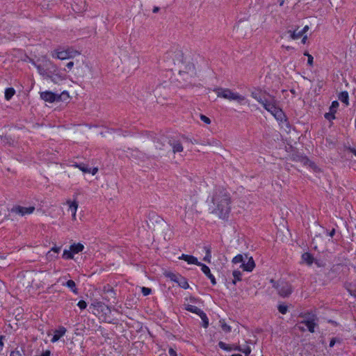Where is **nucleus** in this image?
Returning <instances> with one entry per match:
<instances>
[{"instance_id":"nucleus-1","label":"nucleus","mask_w":356,"mask_h":356,"mask_svg":"<svg viewBox=\"0 0 356 356\" xmlns=\"http://www.w3.org/2000/svg\"><path fill=\"white\" fill-rule=\"evenodd\" d=\"M232 198L229 191L222 187H216L211 195L209 209L219 218L227 220L231 211Z\"/></svg>"},{"instance_id":"nucleus-2","label":"nucleus","mask_w":356,"mask_h":356,"mask_svg":"<svg viewBox=\"0 0 356 356\" xmlns=\"http://www.w3.org/2000/svg\"><path fill=\"white\" fill-rule=\"evenodd\" d=\"M251 96L260 103L264 108L270 112L277 120L282 121L285 118L282 110L278 106V101L266 91L254 89Z\"/></svg>"},{"instance_id":"nucleus-3","label":"nucleus","mask_w":356,"mask_h":356,"mask_svg":"<svg viewBox=\"0 0 356 356\" xmlns=\"http://www.w3.org/2000/svg\"><path fill=\"white\" fill-rule=\"evenodd\" d=\"M214 91L216 92L218 97L224 98L229 101H236L241 104H242L245 99L244 96L237 92H234L229 88H220L215 89Z\"/></svg>"},{"instance_id":"nucleus-4","label":"nucleus","mask_w":356,"mask_h":356,"mask_svg":"<svg viewBox=\"0 0 356 356\" xmlns=\"http://www.w3.org/2000/svg\"><path fill=\"white\" fill-rule=\"evenodd\" d=\"M270 282L273 283V286L277 290L279 295L282 297H287L292 292L291 286L288 282H275L273 280H271Z\"/></svg>"},{"instance_id":"nucleus-5","label":"nucleus","mask_w":356,"mask_h":356,"mask_svg":"<svg viewBox=\"0 0 356 356\" xmlns=\"http://www.w3.org/2000/svg\"><path fill=\"white\" fill-rule=\"evenodd\" d=\"M80 53L74 50L73 49L68 48L65 50H56L52 56L54 57H56V58L60 59V60H65L71 58H74L77 55H79Z\"/></svg>"},{"instance_id":"nucleus-6","label":"nucleus","mask_w":356,"mask_h":356,"mask_svg":"<svg viewBox=\"0 0 356 356\" xmlns=\"http://www.w3.org/2000/svg\"><path fill=\"white\" fill-rule=\"evenodd\" d=\"M166 276L172 281L178 284V285L184 289H187L189 288V284L187 282V280L181 276L180 275H177L173 273H168L166 274Z\"/></svg>"},{"instance_id":"nucleus-7","label":"nucleus","mask_w":356,"mask_h":356,"mask_svg":"<svg viewBox=\"0 0 356 356\" xmlns=\"http://www.w3.org/2000/svg\"><path fill=\"white\" fill-rule=\"evenodd\" d=\"M44 67L46 69L47 78L54 81V75H57L58 67L51 60L44 59Z\"/></svg>"},{"instance_id":"nucleus-8","label":"nucleus","mask_w":356,"mask_h":356,"mask_svg":"<svg viewBox=\"0 0 356 356\" xmlns=\"http://www.w3.org/2000/svg\"><path fill=\"white\" fill-rule=\"evenodd\" d=\"M34 207H24L22 206H15L12 208L11 212L23 216L26 214L32 213L34 211Z\"/></svg>"},{"instance_id":"nucleus-9","label":"nucleus","mask_w":356,"mask_h":356,"mask_svg":"<svg viewBox=\"0 0 356 356\" xmlns=\"http://www.w3.org/2000/svg\"><path fill=\"white\" fill-rule=\"evenodd\" d=\"M40 97L44 100L45 102H48L50 103L58 101L60 99V96L56 95L50 91H45L40 93Z\"/></svg>"},{"instance_id":"nucleus-10","label":"nucleus","mask_w":356,"mask_h":356,"mask_svg":"<svg viewBox=\"0 0 356 356\" xmlns=\"http://www.w3.org/2000/svg\"><path fill=\"white\" fill-rule=\"evenodd\" d=\"M182 66L180 67L179 72H184L190 74V76H193L196 74L195 67L193 63L188 62V63H181Z\"/></svg>"},{"instance_id":"nucleus-11","label":"nucleus","mask_w":356,"mask_h":356,"mask_svg":"<svg viewBox=\"0 0 356 356\" xmlns=\"http://www.w3.org/2000/svg\"><path fill=\"white\" fill-rule=\"evenodd\" d=\"M245 257L248 261H245L241 264V267L245 271L251 272L255 267L254 261L252 257L248 258V255L245 254Z\"/></svg>"},{"instance_id":"nucleus-12","label":"nucleus","mask_w":356,"mask_h":356,"mask_svg":"<svg viewBox=\"0 0 356 356\" xmlns=\"http://www.w3.org/2000/svg\"><path fill=\"white\" fill-rule=\"evenodd\" d=\"M168 143L172 148V152L174 154L177 152H181L184 150V147L181 143L177 140H169Z\"/></svg>"},{"instance_id":"nucleus-13","label":"nucleus","mask_w":356,"mask_h":356,"mask_svg":"<svg viewBox=\"0 0 356 356\" xmlns=\"http://www.w3.org/2000/svg\"><path fill=\"white\" fill-rule=\"evenodd\" d=\"M179 259L184 260L188 264H195L197 266H200L202 263L197 261V259L192 255L182 254L179 257Z\"/></svg>"},{"instance_id":"nucleus-14","label":"nucleus","mask_w":356,"mask_h":356,"mask_svg":"<svg viewBox=\"0 0 356 356\" xmlns=\"http://www.w3.org/2000/svg\"><path fill=\"white\" fill-rule=\"evenodd\" d=\"M67 330L64 327H60L54 331V334L51 339V342L54 343L58 341L66 332Z\"/></svg>"},{"instance_id":"nucleus-15","label":"nucleus","mask_w":356,"mask_h":356,"mask_svg":"<svg viewBox=\"0 0 356 356\" xmlns=\"http://www.w3.org/2000/svg\"><path fill=\"white\" fill-rule=\"evenodd\" d=\"M200 266H201L202 271L210 279L212 284L215 285L216 284V280L214 276L211 273L209 268L203 264H201Z\"/></svg>"},{"instance_id":"nucleus-16","label":"nucleus","mask_w":356,"mask_h":356,"mask_svg":"<svg viewBox=\"0 0 356 356\" xmlns=\"http://www.w3.org/2000/svg\"><path fill=\"white\" fill-rule=\"evenodd\" d=\"M33 64L37 68L39 74L47 78L46 69L44 67V59L42 60V63H40V64H36L35 62H33Z\"/></svg>"},{"instance_id":"nucleus-17","label":"nucleus","mask_w":356,"mask_h":356,"mask_svg":"<svg viewBox=\"0 0 356 356\" xmlns=\"http://www.w3.org/2000/svg\"><path fill=\"white\" fill-rule=\"evenodd\" d=\"M167 142L168 143L166 137L162 136L157 138L156 141L155 142V147L156 149H162L163 147L165 145V143Z\"/></svg>"},{"instance_id":"nucleus-18","label":"nucleus","mask_w":356,"mask_h":356,"mask_svg":"<svg viewBox=\"0 0 356 356\" xmlns=\"http://www.w3.org/2000/svg\"><path fill=\"white\" fill-rule=\"evenodd\" d=\"M70 248L74 254H77L83 250L84 246L83 244L78 243L71 245Z\"/></svg>"},{"instance_id":"nucleus-19","label":"nucleus","mask_w":356,"mask_h":356,"mask_svg":"<svg viewBox=\"0 0 356 356\" xmlns=\"http://www.w3.org/2000/svg\"><path fill=\"white\" fill-rule=\"evenodd\" d=\"M318 321H307V323H302V324H304L307 330L313 333L314 332V328L317 326L318 323H317Z\"/></svg>"},{"instance_id":"nucleus-20","label":"nucleus","mask_w":356,"mask_h":356,"mask_svg":"<svg viewBox=\"0 0 356 356\" xmlns=\"http://www.w3.org/2000/svg\"><path fill=\"white\" fill-rule=\"evenodd\" d=\"M302 259L309 266H311L314 261L313 256L309 252L304 253L302 255Z\"/></svg>"},{"instance_id":"nucleus-21","label":"nucleus","mask_w":356,"mask_h":356,"mask_svg":"<svg viewBox=\"0 0 356 356\" xmlns=\"http://www.w3.org/2000/svg\"><path fill=\"white\" fill-rule=\"evenodd\" d=\"M63 285L68 287L74 293H75V294L78 293V289L76 286L75 282L73 280H70L67 281L65 284H63Z\"/></svg>"},{"instance_id":"nucleus-22","label":"nucleus","mask_w":356,"mask_h":356,"mask_svg":"<svg viewBox=\"0 0 356 356\" xmlns=\"http://www.w3.org/2000/svg\"><path fill=\"white\" fill-rule=\"evenodd\" d=\"M74 167L79 168L84 173H90V168L84 163H75L72 165Z\"/></svg>"},{"instance_id":"nucleus-23","label":"nucleus","mask_w":356,"mask_h":356,"mask_svg":"<svg viewBox=\"0 0 356 356\" xmlns=\"http://www.w3.org/2000/svg\"><path fill=\"white\" fill-rule=\"evenodd\" d=\"M348 97L349 96L348 92L343 91L339 93L338 98L341 102L344 103L346 106H348L349 104Z\"/></svg>"},{"instance_id":"nucleus-24","label":"nucleus","mask_w":356,"mask_h":356,"mask_svg":"<svg viewBox=\"0 0 356 356\" xmlns=\"http://www.w3.org/2000/svg\"><path fill=\"white\" fill-rule=\"evenodd\" d=\"M303 320L300 322V324L302 323H307V321H318L317 317L314 314H305L302 316Z\"/></svg>"},{"instance_id":"nucleus-25","label":"nucleus","mask_w":356,"mask_h":356,"mask_svg":"<svg viewBox=\"0 0 356 356\" xmlns=\"http://www.w3.org/2000/svg\"><path fill=\"white\" fill-rule=\"evenodd\" d=\"M186 309L190 312L196 314L199 316V314L202 312L200 309H199L197 307L192 305H187L186 306Z\"/></svg>"},{"instance_id":"nucleus-26","label":"nucleus","mask_w":356,"mask_h":356,"mask_svg":"<svg viewBox=\"0 0 356 356\" xmlns=\"http://www.w3.org/2000/svg\"><path fill=\"white\" fill-rule=\"evenodd\" d=\"M15 93V90L13 88H8L5 90V99L10 100Z\"/></svg>"},{"instance_id":"nucleus-27","label":"nucleus","mask_w":356,"mask_h":356,"mask_svg":"<svg viewBox=\"0 0 356 356\" xmlns=\"http://www.w3.org/2000/svg\"><path fill=\"white\" fill-rule=\"evenodd\" d=\"M67 204L69 205V210L71 211L72 213L74 212H76L78 208V202L76 201H70L67 200Z\"/></svg>"},{"instance_id":"nucleus-28","label":"nucleus","mask_w":356,"mask_h":356,"mask_svg":"<svg viewBox=\"0 0 356 356\" xmlns=\"http://www.w3.org/2000/svg\"><path fill=\"white\" fill-rule=\"evenodd\" d=\"M287 33L290 34V38L292 40H297L302 36L301 33L300 31L296 32V30H294V31L289 30L287 31Z\"/></svg>"},{"instance_id":"nucleus-29","label":"nucleus","mask_w":356,"mask_h":356,"mask_svg":"<svg viewBox=\"0 0 356 356\" xmlns=\"http://www.w3.org/2000/svg\"><path fill=\"white\" fill-rule=\"evenodd\" d=\"M200 317L202 320L203 327L207 328L209 326V319L206 315V314L202 311L199 314Z\"/></svg>"},{"instance_id":"nucleus-30","label":"nucleus","mask_w":356,"mask_h":356,"mask_svg":"<svg viewBox=\"0 0 356 356\" xmlns=\"http://www.w3.org/2000/svg\"><path fill=\"white\" fill-rule=\"evenodd\" d=\"M74 257V253L70 250H65L63 254V258L65 259H72Z\"/></svg>"},{"instance_id":"nucleus-31","label":"nucleus","mask_w":356,"mask_h":356,"mask_svg":"<svg viewBox=\"0 0 356 356\" xmlns=\"http://www.w3.org/2000/svg\"><path fill=\"white\" fill-rule=\"evenodd\" d=\"M241 275H242V273L239 270H234L233 272V276H234V279L232 281V282H233L234 284H236L237 281L241 280Z\"/></svg>"},{"instance_id":"nucleus-32","label":"nucleus","mask_w":356,"mask_h":356,"mask_svg":"<svg viewBox=\"0 0 356 356\" xmlns=\"http://www.w3.org/2000/svg\"><path fill=\"white\" fill-rule=\"evenodd\" d=\"M204 248L206 250V255L204 257L203 260L204 261L210 263L211 262V248L209 247H205Z\"/></svg>"},{"instance_id":"nucleus-33","label":"nucleus","mask_w":356,"mask_h":356,"mask_svg":"<svg viewBox=\"0 0 356 356\" xmlns=\"http://www.w3.org/2000/svg\"><path fill=\"white\" fill-rule=\"evenodd\" d=\"M244 261H245L244 257L242 254H237L232 259V262L234 264H239V263L243 264Z\"/></svg>"},{"instance_id":"nucleus-34","label":"nucleus","mask_w":356,"mask_h":356,"mask_svg":"<svg viewBox=\"0 0 356 356\" xmlns=\"http://www.w3.org/2000/svg\"><path fill=\"white\" fill-rule=\"evenodd\" d=\"M221 328L225 332H229L231 331V327L228 325L224 321H220Z\"/></svg>"},{"instance_id":"nucleus-35","label":"nucleus","mask_w":356,"mask_h":356,"mask_svg":"<svg viewBox=\"0 0 356 356\" xmlns=\"http://www.w3.org/2000/svg\"><path fill=\"white\" fill-rule=\"evenodd\" d=\"M338 107H339V102L337 101H334V102H332V103L330 107V111H332V113H336Z\"/></svg>"},{"instance_id":"nucleus-36","label":"nucleus","mask_w":356,"mask_h":356,"mask_svg":"<svg viewBox=\"0 0 356 356\" xmlns=\"http://www.w3.org/2000/svg\"><path fill=\"white\" fill-rule=\"evenodd\" d=\"M218 346L221 348V349H223V350H228V351H230L232 350V348H230L229 346V345L226 344L225 343L222 342V341H220L218 343Z\"/></svg>"},{"instance_id":"nucleus-37","label":"nucleus","mask_w":356,"mask_h":356,"mask_svg":"<svg viewBox=\"0 0 356 356\" xmlns=\"http://www.w3.org/2000/svg\"><path fill=\"white\" fill-rule=\"evenodd\" d=\"M334 113H332V111H330L329 113H326L325 114V118H326L328 120H334L335 118Z\"/></svg>"},{"instance_id":"nucleus-38","label":"nucleus","mask_w":356,"mask_h":356,"mask_svg":"<svg viewBox=\"0 0 356 356\" xmlns=\"http://www.w3.org/2000/svg\"><path fill=\"white\" fill-rule=\"evenodd\" d=\"M141 291H142L143 294L146 296L149 295L152 293V289L143 286L141 289Z\"/></svg>"},{"instance_id":"nucleus-39","label":"nucleus","mask_w":356,"mask_h":356,"mask_svg":"<svg viewBox=\"0 0 356 356\" xmlns=\"http://www.w3.org/2000/svg\"><path fill=\"white\" fill-rule=\"evenodd\" d=\"M278 310L281 314H284L287 312V307L285 305H280L278 307Z\"/></svg>"},{"instance_id":"nucleus-40","label":"nucleus","mask_w":356,"mask_h":356,"mask_svg":"<svg viewBox=\"0 0 356 356\" xmlns=\"http://www.w3.org/2000/svg\"><path fill=\"white\" fill-rule=\"evenodd\" d=\"M77 305L81 309H84L87 307V303L84 300H80L79 301Z\"/></svg>"},{"instance_id":"nucleus-41","label":"nucleus","mask_w":356,"mask_h":356,"mask_svg":"<svg viewBox=\"0 0 356 356\" xmlns=\"http://www.w3.org/2000/svg\"><path fill=\"white\" fill-rule=\"evenodd\" d=\"M305 55L307 56L308 58V60H307V63L309 65H312L313 64V56L312 55H310L309 54H308L307 52H305Z\"/></svg>"},{"instance_id":"nucleus-42","label":"nucleus","mask_w":356,"mask_h":356,"mask_svg":"<svg viewBox=\"0 0 356 356\" xmlns=\"http://www.w3.org/2000/svg\"><path fill=\"white\" fill-rule=\"evenodd\" d=\"M200 119H201V120H202L206 124H209L211 123V120L208 117H207L206 115H200Z\"/></svg>"},{"instance_id":"nucleus-43","label":"nucleus","mask_w":356,"mask_h":356,"mask_svg":"<svg viewBox=\"0 0 356 356\" xmlns=\"http://www.w3.org/2000/svg\"><path fill=\"white\" fill-rule=\"evenodd\" d=\"M251 352V349L250 347H246L245 349H242V353H243L245 356H248Z\"/></svg>"},{"instance_id":"nucleus-44","label":"nucleus","mask_w":356,"mask_h":356,"mask_svg":"<svg viewBox=\"0 0 356 356\" xmlns=\"http://www.w3.org/2000/svg\"><path fill=\"white\" fill-rule=\"evenodd\" d=\"M10 356H22L19 350L12 351Z\"/></svg>"},{"instance_id":"nucleus-45","label":"nucleus","mask_w":356,"mask_h":356,"mask_svg":"<svg viewBox=\"0 0 356 356\" xmlns=\"http://www.w3.org/2000/svg\"><path fill=\"white\" fill-rule=\"evenodd\" d=\"M74 65V63L73 61H70L69 63H67L66 67L69 70H70L72 69Z\"/></svg>"},{"instance_id":"nucleus-46","label":"nucleus","mask_w":356,"mask_h":356,"mask_svg":"<svg viewBox=\"0 0 356 356\" xmlns=\"http://www.w3.org/2000/svg\"><path fill=\"white\" fill-rule=\"evenodd\" d=\"M168 353L170 356H177V353L172 348L169 349Z\"/></svg>"},{"instance_id":"nucleus-47","label":"nucleus","mask_w":356,"mask_h":356,"mask_svg":"<svg viewBox=\"0 0 356 356\" xmlns=\"http://www.w3.org/2000/svg\"><path fill=\"white\" fill-rule=\"evenodd\" d=\"M326 233L330 237H333V236L335 234V229H332L330 232L326 231Z\"/></svg>"},{"instance_id":"nucleus-48","label":"nucleus","mask_w":356,"mask_h":356,"mask_svg":"<svg viewBox=\"0 0 356 356\" xmlns=\"http://www.w3.org/2000/svg\"><path fill=\"white\" fill-rule=\"evenodd\" d=\"M309 26L306 25L304 26L302 31L300 32L301 33L302 35H303L304 33H305L309 30Z\"/></svg>"},{"instance_id":"nucleus-49","label":"nucleus","mask_w":356,"mask_h":356,"mask_svg":"<svg viewBox=\"0 0 356 356\" xmlns=\"http://www.w3.org/2000/svg\"><path fill=\"white\" fill-rule=\"evenodd\" d=\"M60 250V247H53L51 250V251H53L56 253H58Z\"/></svg>"},{"instance_id":"nucleus-50","label":"nucleus","mask_w":356,"mask_h":356,"mask_svg":"<svg viewBox=\"0 0 356 356\" xmlns=\"http://www.w3.org/2000/svg\"><path fill=\"white\" fill-rule=\"evenodd\" d=\"M51 355V352L50 350H46L44 352H43L40 356H50Z\"/></svg>"},{"instance_id":"nucleus-51","label":"nucleus","mask_w":356,"mask_h":356,"mask_svg":"<svg viewBox=\"0 0 356 356\" xmlns=\"http://www.w3.org/2000/svg\"><path fill=\"white\" fill-rule=\"evenodd\" d=\"M302 324H300V323L299 324H297L296 326L298 328V330H301V331H305V327L303 326H301Z\"/></svg>"},{"instance_id":"nucleus-52","label":"nucleus","mask_w":356,"mask_h":356,"mask_svg":"<svg viewBox=\"0 0 356 356\" xmlns=\"http://www.w3.org/2000/svg\"><path fill=\"white\" fill-rule=\"evenodd\" d=\"M4 339V336H0V349L1 350L2 349V347L3 346V339Z\"/></svg>"},{"instance_id":"nucleus-53","label":"nucleus","mask_w":356,"mask_h":356,"mask_svg":"<svg viewBox=\"0 0 356 356\" xmlns=\"http://www.w3.org/2000/svg\"><path fill=\"white\" fill-rule=\"evenodd\" d=\"M98 171V169L97 168H92V170L90 169V173H92V175H95Z\"/></svg>"},{"instance_id":"nucleus-54","label":"nucleus","mask_w":356,"mask_h":356,"mask_svg":"<svg viewBox=\"0 0 356 356\" xmlns=\"http://www.w3.org/2000/svg\"><path fill=\"white\" fill-rule=\"evenodd\" d=\"M348 290L350 292L351 296H353L356 297V290L352 291V290H350L349 289Z\"/></svg>"},{"instance_id":"nucleus-55","label":"nucleus","mask_w":356,"mask_h":356,"mask_svg":"<svg viewBox=\"0 0 356 356\" xmlns=\"http://www.w3.org/2000/svg\"><path fill=\"white\" fill-rule=\"evenodd\" d=\"M307 40V35H305V36L303 37V38L302 39V42L303 44H305V43H306Z\"/></svg>"},{"instance_id":"nucleus-56","label":"nucleus","mask_w":356,"mask_h":356,"mask_svg":"<svg viewBox=\"0 0 356 356\" xmlns=\"http://www.w3.org/2000/svg\"><path fill=\"white\" fill-rule=\"evenodd\" d=\"M159 7H156L155 6L154 8H153V13H156L157 12H159Z\"/></svg>"},{"instance_id":"nucleus-57","label":"nucleus","mask_w":356,"mask_h":356,"mask_svg":"<svg viewBox=\"0 0 356 356\" xmlns=\"http://www.w3.org/2000/svg\"><path fill=\"white\" fill-rule=\"evenodd\" d=\"M335 341L334 339H332L330 342V346L332 347L334 345Z\"/></svg>"},{"instance_id":"nucleus-58","label":"nucleus","mask_w":356,"mask_h":356,"mask_svg":"<svg viewBox=\"0 0 356 356\" xmlns=\"http://www.w3.org/2000/svg\"><path fill=\"white\" fill-rule=\"evenodd\" d=\"M350 150L356 156V149H355L354 148H350Z\"/></svg>"},{"instance_id":"nucleus-59","label":"nucleus","mask_w":356,"mask_h":356,"mask_svg":"<svg viewBox=\"0 0 356 356\" xmlns=\"http://www.w3.org/2000/svg\"><path fill=\"white\" fill-rule=\"evenodd\" d=\"M76 212H74V213H72V219L74 220H76Z\"/></svg>"},{"instance_id":"nucleus-60","label":"nucleus","mask_w":356,"mask_h":356,"mask_svg":"<svg viewBox=\"0 0 356 356\" xmlns=\"http://www.w3.org/2000/svg\"><path fill=\"white\" fill-rule=\"evenodd\" d=\"M234 350L242 352V349L239 346L236 347Z\"/></svg>"},{"instance_id":"nucleus-61","label":"nucleus","mask_w":356,"mask_h":356,"mask_svg":"<svg viewBox=\"0 0 356 356\" xmlns=\"http://www.w3.org/2000/svg\"><path fill=\"white\" fill-rule=\"evenodd\" d=\"M286 49L287 50H289V49H293V48H292L291 47L287 46V47H286Z\"/></svg>"},{"instance_id":"nucleus-62","label":"nucleus","mask_w":356,"mask_h":356,"mask_svg":"<svg viewBox=\"0 0 356 356\" xmlns=\"http://www.w3.org/2000/svg\"><path fill=\"white\" fill-rule=\"evenodd\" d=\"M231 356H242V355L240 354H234V355H232Z\"/></svg>"}]
</instances>
